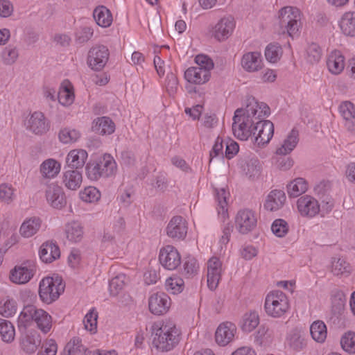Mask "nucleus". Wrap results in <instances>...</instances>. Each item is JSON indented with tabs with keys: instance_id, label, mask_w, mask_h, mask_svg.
I'll use <instances>...</instances> for the list:
<instances>
[{
	"instance_id": "nucleus-54",
	"label": "nucleus",
	"mask_w": 355,
	"mask_h": 355,
	"mask_svg": "<svg viewBox=\"0 0 355 355\" xmlns=\"http://www.w3.org/2000/svg\"><path fill=\"white\" fill-rule=\"evenodd\" d=\"M80 196L86 202H95L101 198V193L96 187H88L80 193Z\"/></svg>"
},
{
	"instance_id": "nucleus-27",
	"label": "nucleus",
	"mask_w": 355,
	"mask_h": 355,
	"mask_svg": "<svg viewBox=\"0 0 355 355\" xmlns=\"http://www.w3.org/2000/svg\"><path fill=\"white\" fill-rule=\"evenodd\" d=\"M39 255L44 263H51L60 257V252L55 243L46 242L40 246Z\"/></svg>"
},
{
	"instance_id": "nucleus-64",
	"label": "nucleus",
	"mask_w": 355,
	"mask_h": 355,
	"mask_svg": "<svg viewBox=\"0 0 355 355\" xmlns=\"http://www.w3.org/2000/svg\"><path fill=\"white\" fill-rule=\"evenodd\" d=\"M223 140L221 137H218L216 139L215 144L210 152V162L212 159L217 156H221L223 157Z\"/></svg>"
},
{
	"instance_id": "nucleus-55",
	"label": "nucleus",
	"mask_w": 355,
	"mask_h": 355,
	"mask_svg": "<svg viewBox=\"0 0 355 355\" xmlns=\"http://www.w3.org/2000/svg\"><path fill=\"white\" fill-rule=\"evenodd\" d=\"M289 226L288 223L283 219H276L271 225L272 233L277 237H284L288 232Z\"/></svg>"
},
{
	"instance_id": "nucleus-20",
	"label": "nucleus",
	"mask_w": 355,
	"mask_h": 355,
	"mask_svg": "<svg viewBox=\"0 0 355 355\" xmlns=\"http://www.w3.org/2000/svg\"><path fill=\"white\" fill-rule=\"evenodd\" d=\"M297 209L303 216L313 217L320 211V205L316 199L311 196L300 197L297 202Z\"/></svg>"
},
{
	"instance_id": "nucleus-51",
	"label": "nucleus",
	"mask_w": 355,
	"mask_h": 355,
	"mask_svg": "<svg viewBox=\"0 0 355 355\" xmlns=\"http://www.w3.org/2000/svg\"><path fill=\"white\" fill-rule=\"evenodd\" d=\"M59 139L63 144H70L76 142L80 137V133L75 130L70 128H63L59 132Z\"/></svg>"
},
{
	"instance_id": "nucleus-17",
	"label": "nucleus",
	"mask_w": 355,
	"mask_h": 355,
	"mask_svg": "<svg viewBox=\"0 0 355 355\" xmlns=\"http://www.w3.org/2000/svg\"><path fill=\"white\" fill-rule=\"evenodd\" d=\"M41 342L40 335L32 329L22 333L19 337L20 347L26 354L35 352Z\"/></svg>"
},
{
	"instance_id": "nucleus-21",
	"label": "nucleus",
	"mask_w": 355,
	"mask_h": 355,
	"mask_svg": "<svg viewBox=\"0 0 355 355\" xmlns=\"http://www.w3.org/2000/svg\"><path fill=\"white\" fill-rule=\"evenodd\" d=\"M236 332V327L235 324L230 322H223L216 329L215 333L216 342L219 345L225 346L233 340Z\"/></svg>"
},
{
	"instance_id": "nucleus-58",
	"label": "nucleus",
	"mask_w": 355,
	"mask_h": 355,
	"mask_svg": "<svg viewBox=\"0 0 355 355\" xmlns=\"http://www.w3.org/2000/svg\"><path fill=\"white\" fill-rule=\"evenodd\" d=\"M67 348L73 355H87V349L82 345L79 338H73L67 343Z\"/></svg>"
},
{
	"instance_id": "nucleus-33",
	"label": "nucleus",
	"mask_w": 355,
	"mask_h": 355,
	"mask_svg": "<svg viewBox=\"0 0 355 355\" xmlns=\"http://www.w3.org/2000/svg\"><path fill=\"white\" fill-rule=\"evenodd\" d=\"M298 131L293 129L281 146L277 148L276 153L277 155H286L292 152L298 143Z\"/></svg>"
},
{
	"instance_id": "nucleus-19",
	"label": "nucleus",
	"mask_w": 355,
	"mask_h": 355,
	"mask_svg": "<svg viewBox=\"0 0 355 355\" xmlns=\"http://www.w3.org/2000/svg\"><path fill=\"white\" fill-rule=\"evenodd\" d=\"M235 28V22L232 17L220 19L213 28V36L218 41H224L230 37Z\"/></svg>"
},
{
	"instance_id": "nucleus-5",
	"label": "nucleus",
	"mask_w": 355,
	"mask_h": 355,
	"mask_svg": "<svg viewBox=\"0 0 355 355\" xmlns=\"http://www.w3.org/2000/svg\"><path fill=\"white\" fill-rule=\"evenodd\" d=\"M64 288L65 284L60 277H46L40 282V297L43 302L51 304L64 292Z\"/></svg>"
},
{
	"instance_id": "nucleus-23",
	"label": "nucleus",
	"mask_w": 355,
	"mask_h": 355,
	"mask_svg": "<svg viewBox=\"0 0 355 355\" xmlns=\"http://www.w3.org/2000/svg\"><path fill=\"white\" fill-rule=\"evenodd\" d=\"M211 76L210 72L202 69L201 67H191L184 72L186 80L194 85H202L209 81Z\"/></svg>"
},
{
	"instance_id": "nucleus-48",
	"label": "nucleus",
	"mask_w": 355,
	"mask_h": 355,
	"mask_svg": "<svg viewBox=\"0 0 355 355\" xmlns=\"http://www.w3.org/2000/svg\"><path fill=\"white\" fill-rule=\"evenodd\" d=\"M166 289L172 294H178L184 288V280L178 276L170 277L166 280Z\"/></svg>"
},
{
	"instance_id": "nucleus-53",
	"label": "nucleus",
	"mask_w": 355,
	"mask_h": 355,
	"mask_svg": "<svg viewBox=\"0 0 355 355\" xmlns=\"http://www.w3.org/2000/svg\"><path fill=\"white\" fill-rule=\"evenodd\" d=\"M98 313L94 309H92L85 316L83 323L85 329L92 333H95L97 329Z\"/></svg>"
},
{
	"instance_id": "nucleus-59",
	"label": "nucleus",
	"mask_w": 355,
	"mask_h": 355,
	"mask_svg": "<svg viewBox=\"0 0 355 355\" xmlns=\"http://www.w3.org/2000/svg\"><path fill=\"white\" fill-rule=\"evenodd\" d=\"M14 199V189L7 184H0V200L6 204H10Z\"/></svg>"
},
{
	"instance_id": "nucleus-4",
	"label": "nucleus",
	"mask_w": 355,
	"mask_h": 355,
	"mask_svg": "<svg viewBox=\"0 0 355 355\" xmlns=\"http://www.w3.org/2000/svg\"><path fill=\"white\" fill-rule=\"evenodd\" d=\"M85 169L87 177L92 181H96L101 178L114 175L117 165L113 157L110 154H105L98 160L88 162Z\"/></svg>"
},
{
	"instance_id": "nucleus-9",
	"label": "nucleus",
	"mask_w": 355,
	"mask_h": 355,
	"mask_svg": "<svg viewBox=\"0 0 355 355\" xmlns=\"http://www.w3.org/2000/svg\"><path fill=\"white\" fill-rule=\"evenodd\" d=\"M109 58V50L104 45H97L88 52L87 64L94 71H101Z\"/></svg>"
},
{
	"instance_id": "nucleus-38",
	"label": "nucleus",
	"mask_w": 355,
	"mask_h": 355,
	"mask_svg": "<svg viewBox=\"0 0 355 355\" xmlns=\"http://www.w3.org/2000/svg\"><path fill=\"white\" fill-rule=\"evenodd\" d=\"M352 272V267L343 258H333L331 261V272L335 276H347Z\"/></svg>"
},
{
	"instance_id": "nucleus-11",
	"label": "nucleus",
	"mask_w": 355,
	"mask_h": 355,
	"mask_svg": "<svg viewBox=\"0 0 355 355\" xmlns=\"http://www.w3.org/2000/svg\"><path fill=\"white\" fill-rule=\"evenodd\" d=\"M25 125L28 130L37 135L45 134L50 128L49 121L41 112H34L30 114Z\"/></svg>"
},
{
	"instance_id": "nucleus-44",
	"label": "nucleus",
	"mask_w": 355,
	"mask_h": 355,
	"mask_svg": "<svg viewBox=\"0 0 355 355\" xmlns=\"http://www.w3.org/2000/svg\"><path fill=\"white\" fill-rule=\"evenodd\" d=\"M331 309L334 314L340 313L344 309L345 297L343 291L334 289L331 295Z\"/></svg>"
},
{
	"instance_id": "nucleus-30",
	"label": "nucleus",
	"mask_w": 355,
	"mask_h": 355,
	"mask_svg": "<svg viewBox=\"0 0 355 355\" xmlns=\"http://www.w3.org/2000/svg\"><path fill=\"white\" fill-rule=\"evenodd\" d=\"M286 201V196L282 190H273L267 196L264 207L270 211L279 209Z\"/></svg>"
},
{
	"instance_id": "nucleus-2",
	"label": "nucleus",
	"mask_w": 355,
	"mask_h": 355,
	"mask_svg": "<svg viewBox=\"0 0 355 355\" xmlns=\"http://www.w3.org/2000/svg\"><path fill=\"white\" fill-rule=\"evenodd\" d=\"M152 345L161 352L172 350L179 343L180 331L171 320L155 322L150 327Z\"/></svg>"
},
{
	"instance_id": "nucleus-47",
	"label": "nucleus",
	"mask_w": 355,
	"mask_h": 355,
	"mask_svg": "<svg viewBox=\"0 0 355 355\" xmlns=\"http://www.w3.org/2000/svg\"><path fill=\"white\" fill-rule=\"evenodd\" d=\"M66 85H62V89L58 93V99L60 104L64 106H69L74 101V94L72 91V87L69 83Z\"/></svg>"
},
{
	"instance_id": "nucleus-50",
	"label": "nucleus",
	"mask_w": 355,
	"mask_h": 355,
	"mask_svg": "<svg viewBox=\"0 0 355 355\" xmlns=\"http://www.w3.org/2000/svg\"><path fill=\"white\" fill-rule=\"evenodd\" d=\"M282 55V49L278 44H269L265 50L266 60L272 63H276Z\"/></svg>"
},
{
	"instance_id": "nucleus-36",
	"label": "nucleus",
	"mask_w": 355,
	"mask_h": 355,
	"mask_svg": "<svg viewBox=\"0 0 355 355\" xmlns=\"http://www.w3.org/2000/svg\"><path fill=\"white\" fill-rule=\"evenodd\" d=\"M60 163L53 159L45 160L40 166V172L44 178H53L60 173Z\"/></svg>"
},
{
	"instance_id": "nucleus-46",
	"label": "nucleus",
	"mask_w": 355,
	"mask_h": 355,
	"mask_svg": "<svg viewBox=\"0 0 355 355\" xmlns=\"http://www.w3.org/2000/svg\"><path fill=\"white\" fill-rule=\"evenodd\" d=\"M230 193L224 188L216 189V198L218 202V212L219 214L225 216L227 211V199L229 198Z\"/></svg>"
},
{
	"instance_id": "nucleus-35",
	"label": "nucleus",
	"mask_w": 355,
	"mask_h": 355,
	"mask_svg": "<svg viewBox=\"0 0 355 355\" xmlns=\"http://www.w3.org/2000/svg\"><path fill=\"white\" fill-rule=\"evenodd\" d=\"M340 26L345 35L355 36V12H345L341 18Z\"/></svg>"
},
{
	"instance_id": "nucleus-7",
	"label": "nucleus",
	"mask_w": 355,
	"mask_h": 355,
	"mask_svg": "<svg viewBox=\"0 0 355 355\" xmlns=\"http://www.w3.org/2000/svg\"><path fill=\"white\" fill-rule=\"evenodd\" d=\"M289 301L281 291H273L268 293L265 299L264 309L268 315L280 318L289 309Z\"/></svg>"
},
{
	"instance_id": "nucleus-60",
	"label": "nucleus",
	"mask_w": 355,
	"mask_h": 355,
	"mask_svg": "<svg viewBox=\"0 0 355 355\" xmlns=\"http://www.w3.org/2000/svg\"><path fill=\"white\" fill-rule=\"evenodd\" d=\"M321 49L316 44H311L307 49V59L310 63H316L321 58Z\"/></svg>"
},
{
	"instance_id": "nucleus-49",
	"label": "nucleus",
	"mask_w": 355,
	"mask_h": 355,
	"mask_svg": "<svg viewBox=\"0 0 355 355\" xmlns=\"http://www.w3.org/2000/svg\"><path fill=\"white\" fill-rule=\"evenodd\" d=\"M18 57V50L12 45H8L5 47L1 53V61L6 65L13 64L17 61Z\"/></svg>"
},
{
	"instance_id": "nucleus-42",
	"label": "nucleus",
	"mask_w": 355,
	"mask_h": 355,
	"mask_svg": "<svg viewBox=\"0 0 355 355\" xmlns=\"http://www.w3.org/2000/svg\"><path fill=\"white\" fill-rule=\"evenodd\" d=\"M310 333L314 340L322 343L327 338V327L321 320L315 321L310 327Z\"/></svg>"
},
{
	"instance_id": "nucleus-41",
	"label": "nucleus",
	"mask_w": 355,
	"mask_h": 355,
	"mask_svg": "<svg viewBox=\"0 0 355 355\" xmlns=\"http://www.w3.org/2000/svg\"><path fill=\"white\" fill-rule=\"evenodd\" d=\"M288 344L295 352L303 350L306 346L304 336L297 330L292 331L288 336Z\"/></svg>"
},
{
	"instance_id": "nucleus-32",
	"label": "nucleus",
	"mask_w": 355,
	"mask_h": 355,
	"mask_svg": "<svg viewBox=\"0 0 355 355\" xmlns=\"http://www.w3.org/2000/svg\"><path fill=\"white\" fill-rule=\"evenodd\" d=\"M92 130L99 135H111L114 132L115 125L109 117H98L94 121Z\"/></svg>"
},
{
	"instance_id": "nucleus-26",
	"label": "nucleus",
	"mask_w": 355,
	"mask_h": 355,
	"mask_svg": "<svg viewBox=\"0 0 355 355\" xmlns=\"http://www.w3.org/2000/svg\"><path fill=\"white\" fill-rule=\"evenodd\" d=\"M42 223V221L39 217L33 216L26 218L20 226V235L26 239L32 237L38 232Z\"/></svg>"
},
{
	"instance_id": "nucleus-56",
	"label": "nucleus",
	"mask_w": 355,
	"mask_h": 355,
	"mask_svg": "<svg viewBox=\"0 0 355 355\" xmlns=\"http://www.w3.org/2000/svg\"><path fill=\"white\" fill-rule=\"evenodd\" d=\"M342 348L349 354L355 353V334L348 332L340 340Z\"/></svg>"
},
{
	"instance_id": "nucleus-13",
	"label": "nucleus",
	"mask_w": 355,
	"mask_h": 355,
	"mask_svg": "<svg viewBox=\"0 0 355 355\" xmlns=\"http://www.w3.org/2000/svg\"><path fill=\"white\" fill-rule=\"evenodd\" d=\"M159 260L164 268L170 270L176 269L181 263L180 255L172 245H166L160 250Z\"/></svg>"
},
{
	"instance_id": "nucleus-29",
	"label": "nucleus",
	"mask_w": 355,
	"mask_h": 355,
	"mask_svg": "<svg viewBox=\"0 0 355 355\" xmlns=\"http://www.w3.org/2000/svg\"><path fill=\"white\" fill-rule=\"evenodd\" d=\"M340 112L345 121V125L349 131L355 130V106L349 101H345L339 107Z\"/></svg>"
},
{
	"instance_id": "nucleus-34",
	"label": "nucleus",
	"mask_w": 355,
	"mask_h": 355,
	"mask_svg": "<svg viewBox=\"0 0 355 355\" xmlns=\"http://www.w3.org/2000/svg\"><path fill=\"white\" fill-rule=\"evenodd\" d=\"M96 24L103 28L109 27L112 23V15L109 9L104 6L96 7L93 12Z\"/></svg>"
},
{
	"instance_id": "nucleus-63",
	"label": "nucleus",
	"mask_w": 355,
	"mask_h": 355,
	"mask_svg": "<svg viewBox=\"0 0 355 355\" xmlns=\"http://www.w3.org/2000/svg\"><path fill=\"white\" fill-rule=\"evenodd\" d=\"M239 150V144L234 140L227 139L225 141V155L226 158L230 159L236 155Z\"/></svg>"
},
{
	"instance_id": "nucleus-40",
	"label": "nucleus",
	"mask_w": 355,
	"mask_h": 355,
	"mask_svg": "<svg viewBox=\"0 0 355 355\" xmlns=\"http://www.w3.org/2000/svg\"><path fill=\"white\" fill-rule=\"evenodd\" d=\"M65 232L67 238L71 242L77 243L83 239V227L76 221L69 223L66 225Z\"/></svg>"
},
{
	"instance_id": "nucleus-62",
	"label": "nucleus",
	"mask_w": 355,
	"mask_h": 355,
	"mask_svg": "<svg viewBox=\"0 0 355 355\" xmlns=\"http://www.w3.org/2000/svg\"><path fill=\"white\" fill-rule=\"evenodd\" d=\"M198 64L196 67H201L202 69L207 70L209 72L214 68V62L211 59L205 55H198L195 58Z\"/></svg>"
},
{
	"instance_id": "nucleus-25",
	"label": "nucleus",
	"mask_w": 355,
	"mask_h": 355,
	"mask_svg": "<svg viewBox=\"0 0 355 355\" xmlns=\"http://www.w3.org/2000/svg\"><path fill=\"white\" fill-rule=\"evenodd\" d=\"M345 58L339 51H331L327 58V67L330 73L340 74L345 69Z\"/></svg>"
},
{
	"instance_id": "nucleus-16",
	"label": "nucleus",
	"mask_w": 355,
	"mask_h": 355,
	"mask_svg": "<svg viewBox=\"0 0 355 355\" xmlns=\"http://www.w3.org/2000/svg\"><path fill=\"white\" fill-rule=\"evenodd\" d=\"M35 266L28 263L16 266L10 272V279L16 284H24L28 283L34 276Z\"/></svg>"
},
{
	"instance_id": "nucleus-52",
	"label": "nucleus",
	"mask_w": 355,
	"mask_h": 355,
	"mask_svg": "<svg viewBox=\"0 0 355 355\" xmlns=\"http://www.w3.org/2000/svg\"><path fill=\"white\" fill-rule=\"evenodd\" d=\"M127 277L124 274H120L111 279L109 284L112 295H116L126 284Z\"/></svg>"
},
{
	"instance_id": "nucleus-31",
	"label": "nucleus",
	"mask_w": 355,
	"mask_h": 355,
	"mask_svg": "<svg viewBox=\"0 0 355 355\" xmlns=\"http://www.w3.org/2000/svg\"><path fill=\"white\" fill-rule=\"evenodd\" d=\"M82 181V174L78 170H67L63 173L62 182L68 189H78L80 187Z\"/></svg>"
},
{
	"instance_id": "nucleus-3",
	"label": "nucleus",
	"mask_w": 355,
	"mask_h": 355,
	"mask_svg": "<svg viewBox=\"0 0 355 355\" xmlns=\"http://www.w3.org/2000/svg\"><path fill=\"white\" fill-rule=\"evenodd\" d=\"M32 322L44 334L49 332L52 327V318L46 311L33 305L25 306L18 317V326L26 327Z\"/></svg>"
},
{
	"instance_id": "nucleus-57",
	"label": "nucleus",
	"mask_w": 355,
	"mask_h": 355,
	"mask_svg": "<svg viewBox=\"0 0 355 355\" xmlns=\"http://www.w3.org/2000/svg\"><path fill=\"white\" fill-rule=\"evenodd\" d=\"M58 345L55 340L47 339L42 344L37 355H56Z\"/></svg>"
},
{
	"instance_id": "nucleus-45",
	"label": "nucleus",
	"mask_w": 355,
	"mask_h": 355,
	"mask_svg": "<svg viewBox=\"0 0 355 355\" xmlns=\"http://www.w3.org/2000/svg\"><path fill=\"white\" fill-rule=\"evenodd\" d=\"M17 309V304L15 300L6 297L0 301V314L6 318L13 316Z\"/></svg>"
},
{
	"instance_id": "nucleus-24",
	"label": "nucleus",
	"mask_w": 355,
	"mask_h": 355,
	"mask_svg": "<svg viewBox=\"0 0 355 355\" xmlns=\"http://www.w3.org/2000/svg\"><path fill=\"white\" fill-rule=\"evenodd\" d=\"M243 173L250 180L258 178L261 171L260 161L256 157L247 158L240 162Z\"/></svg>"
},
{
	"instance_id": "nucleus-14",
	"label": "nucleus",
	"mask_w": 355,
	"mask_h": 355,
	"mask_svg": "<svg viewBox=\"0 0 355 355\" xmlns=\"http://www.w3.org/2000/svg\"><path fill=\"white\" fill-rule=\"evenodd\" d=\"M187 229V223L185 219L180 216H175L168 222L166 232L168 237L180 241L184 239L186 237Z\"/></svg>"
},
{
	"instance_id": "nucleus-12",
	"label": "nucleus",
	"mask_w": 355,
	"mask_h": 355,
	"mask_svg": "<svg viewBox=\"0 0 355 355\" xmlns=\"http://www.w3.org/2000/svg\"><path fill=\"white\" fill-rule=\"evenodd\" d=\"M236 228L241 234L251 232L257 225V218L254 213L250 209L240 210L235 218Z\"/></svg>"
},
{
	"instance_id": "nucleus-6",
	"label": "nucleus",
	"mask_w": 355,
	"mask_h": 355,
	"mask_svg": "<svg viewBox=\"0 0 355 355\" xmlns=\"http://www.w3.org/2000/svg\"><path fill=\"white\" fill-rule=\"evenodd\" d=\"M279 26L282 33L291 37L296 35L302 26L300 10L292 6H286L279 11Z\"/></svg>"
},
{
	"instance_id": "nucleus-28",
	"label": "nucleus",
	"mask_w": 355,
	"mask_h": 355,
	"mask_svg": "<svg viewBox=\"0 0 355 355\" xmlns=\"http://www.w3.org/2000/svg\"><path fill=\"white\" fill-rule=\"evenodd\" d=\"M88 155L83 149H73L69 151L66 158V163L72 169H78L83 167Z\"/></svg>"
},
{
	"instance_id": "nucleus-61",
	"label": "nucleus",
	"mask_w": 355,
	"mask_h": 355,
	"mask_svg": "<svg viewBox=\"0 0 355 355\" xmlns=\"http://www.w3.org/2000/svg\"><path fill=\"white\" fill-rule=\"evenodd\" d=\"M94 35V30L91 27L85 26L77 32L76 40L80 44L88 42Z\"/></svg>"
},
{
	"instance_id": "nucleus-37",
	"label": "nucleus",
	"mask_w": 355,
	"mask_h": 355,
	"mask_svg": "<svg viewBox=\"0 0 355 355\" xmlns=\"http://www.w3.org/2000/svg\"><path fill=\"white\" fill-rule=\"evenodd\" d=\"M259 324V316L256 311H250L243 315L241 327L243 331L251 332Z\"/></svg>"
},
{
	"instance_id": "nucleus-22",
	"label": "nucleus",
	"mask_w": 355,
	"mask_h": 355,
	"mask_svg": "<svg viewBox=\"0 0 355 355\" xmlns=\"http://www.w3.org/2000/svg\"><path fill=\"white\" fill-rule=\"evenodd\" d=\"M242 68L249 73L259 71L263 67L261 55L259 52H248L242 56L241 60Z\"/></svg>"
},
{
	"instance_id": "nucleus-39",
	"label": "nucleus",
	"mask_w": 355,
	"mask_h": 355,
	"mask_svg": "<svg viewBox=\"0 0 355 355\" xmlns=\"http://www.w3.org/2000/svg\"><path fill=\"white\" fill-rule=\"evenodd\" d=\"M308 189L307 182L302 178H298L292 181L287 186L288 194L290 197L296 198L305 193Z\"/></svg>"
},
{
	"instance_id": "nucleus-43",
	"label": "nucleus",
	"mask_w": 355,
	"mask_h": 355,
	"mask_svg": "<svg viewBox=\"0 0 355 355\" xmlns=\"http://www.w3.org/2000/svg\"><path fill=\"white\" fill-rule=\"evenodd\" d=\"M0 336L7 343H12L15 336V329L11 322L0 318Z\"/></svg>"
},
{
	"instance_id": "nucleus-1",
	"label": "nucleus",
	"mask_w": 355,
	"mask_h": 355,
	"mask_svg": "<svg viewBox=\"0 0 355 355\" xmlns=\"http://www.w3.org/2000/svg\"><path fill=\"white\" fill-rule=\"evenodd\" d=\"M270 114L269 107L264 103L258 102L254 97L247 98L244 108H238L234 112L232 131L234 136L242 141L252 139L255 134L257 123Z\"/></svg>"
},
{
	"instance_id": "nucleus-8",
	"label": "nucleus",
	"mask_w": 355,
	"mask_h": 355,
	"mask_svg": "<svg viewBox=\"0 0 355 355\" xmlns=\"http://www.w3.org/2000/svg\"><path fill=\"white\" fill-rule=\"evenodd\" d=\"M273 134V123L268 120L259 119L257 123L255 134L251 140L257 146L263 147L269 143Z\"/></svg>"
},
{
	"instance_id": "nucleus-18",
	"label": "nucleus",
	"mask_w": 355,
	"mask_h": 355,
	"mask_svg": "<svg viewBox=\"0 0 355 355\" xmlns=\"http://www.w3.org/2000/svg\"><path fill=\"white\" fill-rule=\"evenodd\" d=\"M170 305V298L164 293H154L148 300L149 310L154 315L164 314L168 310Z\"/></svg>"
},
{
	"instance_id": "nucleus-15",
	"label": "nucleus",
	"mask_w": 355,
	"mask_h": 355,
	"mask_svg": "<svg viewBox=\"0 0 355 355\" xmlns=\"http://www.w3.org/2000/svg\"><path fill=\"white\" fill-rule=\"evenodd\" d=\"M222 262L216 257L207 261V286L211 291L215 290L219 284L222 275Z\"/></svg>"
},
{
	"instance_id": "nucleus-10",
	"label": "nucleus",
	"mask_w": 355,
	"mask_h": 355,
	"mask_svg": "<svg viewBox=\"0 0 355 355\" xmlns=\"http://www.w3.org/2000/svg\"><path fill=\"white\" fill-rule=\"evenodd\" d=\"M45 198L48 204L53 208L61 209L67 205L63 189L56 183H51L45 189Z\"/></svg>"
}]
</instances>
